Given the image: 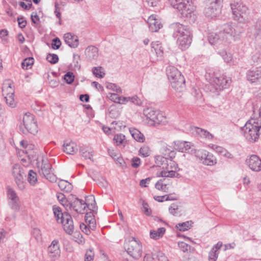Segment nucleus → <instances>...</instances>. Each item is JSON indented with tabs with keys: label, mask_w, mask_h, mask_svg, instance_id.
I'll list each match as a JSON object with an SVG mask.
<instances>
[{
	"label": "nucleus",
	"mask_w": 261,
	"mask_h": 261,
	"mask_svg": "<svg viewBox=\"0 0 261 261\" xmlns=\"http://www.w3.org/2000/svg\"><path fill=\"white\" fill-rule=\"evenodd\" d=\"M261 128V119L252 118L242 127L244 137L249 142L253 143L258 140Z\"/></svg>",
	"instance_id": "f257e3e1"
},
{
	"label": "nucleus",
	"mask_w": 261,
	"mask_h": 261,
	"mask_svg": "<svg viewBox=\"0 0 261 261\" xmlns=\"http://www.w3.org/2000/svg\"><path fill=\"white\" fill-rule=\"evenodd\" d=\"M175 34L177 37V43L182 49L188 48L192 41L191 33L187 26L176 23L174 25Z\"/></svg>",
	"instance_id": "f03ea898"
},
{
	"label": "nucleus",
	"mask_w": 261,
	"mask_h": 261,
	"mask_svg": "<svg viewBox=\"0 0 261 261\" xmlns=\"http://www.w3.org/2000/svg\"><path fill=\"white\" fill-rule=\"evenodd\" d=\"M166 73L172 87L179 92H182L185 88V80L180 72L175 67L169 66Z\"/></svg>",
	"instance_id": "7ed1b4c3"
},
{
	"label": "nucleus",
	"mask_w": 261,
	"mask_h": 261,
	"mask_svg": "<svg viewBox=\"0 0 261 261\" xmlns=\"http://www.w3.org/2000/svg\"><path fill=\"white\" fill-rule=\"evenodd\" d=\"M54 215L58 223L62 224L64 230L68 234H71L74 230V225L72 217L67 213H63L61 208L56 205L53 207Z\"/></svg>",
	"instance_id": "20e7f679"
},
{
	"label": "nucleus",
	"mask_w": 261,
	"mask_h": 261,
	"mask_svg": "<svg viewBox=\"0 0 261 261\" xmlns=\"http://www.w3.org/2000/svg\"><path fill=\"white\" fill-rule=\"evenodd\" d=\"M230 6L234 20L242 23L246 22L249 20V11L242 2H234Z\"/></svg>",
	"instance_id": "39448f33"
},
{
	"label": "nucleus",
	"mask_w": 261,
	"mask_h": 261,
	"mask_svg": "<svg viewBox=\"0 0 261 261\" xmlns=\"http://www.w3.org/2000/svg\"><path fill=\"white\" fill-rule=\"evenodd\" d=\"M242 33V30L239 27H234L232 23H227L223 25L220 35L222 36V41L230 43L232 39H237Z\"/></svg>",
	"instance_id": "423d86ee"
},
{
	"label": "nucleus",
	"mask_w": 261,
	"mask_h": 261,
	"mask_svg": "<svg viewBox=\"0 0 261 261\" xmlns=\"http://www.w3.org/2000/svg\"><path fill=\"white\" fill-rule=\"evenodd\" d=\"M23 123L19 126L20 130L24 134L29 133L35 135L38 131L37 121L34 116L30 113H25L23 117Z\"/></svg>",
	"instance_id": "0eeeda50"
},
{
	"label": "nucleus",
	"mask_w": 261,
	"mask_h": 261,
	"mask_svg": "<svg viewBox=\"0 0 261 261\" xmlns=\"http://www.w3.org/2000/svg\"><path fill=\"white\" fill-rule=\"evenodd\" d=\"M125 249L127 253L136 259L140 257L142 255L141 244L134 238H132L125 243Z\"/></svg>",
	"instance_id": "6e6552de"
},
{
	"label": "nucleus",
	"mask_w": 261,
	"mask_h": 261,
	"mask_svg": "<svg viewBox=\"0 0 261 261\" xmlns=\"http://www.w3.org/2000/svg\"><path fill=\"white\" fill-rule=\"evenodd\" d=\"M181 17L188 19L191 21H194L196 18L195 14V7L193 5L191 0L186 3H183L181 7L176 8Z\"/></svg>",
	"instance_id": "1a4fd4ad"
},
{
	"label": "nucleus",
	"mask_w": 261,
	"mask_h": 261,
	"mask_svg": "<svg viewBox=\"0 0 261 261\" xmlns=\"http://www.w3.org/2000/svg\"><path fill=\"white\" fill-rule=\"evenodd\" d=\"M197 159L203 164L213 166L217 163V159L212 153L205 150H198L195 151Z\"/></svg>",
	"instance_id": "9d476101"
},
{
	"label": "nucleus",
	"mask_w": 261,
	"mask_h": 261,
	"mask_svg": "<svg viewBox=\"0 0 261 261\" xmlns=\"http://www.w3.org/2000/svg\"><path fill=\"white\" fill-rule=\"evenodd\" d=\"M221 0H207L206 7L204 10L205 15L208 18H213L220 13L219 3Z\"/></svg>",
	"instance_id": "9b49d317"
},
{
	"label": "nucleus",
	"mask_w": 261,
	"mask_h": 261,
	"mask_svg": "<svg viewBox=\"0 0 261 261\" xmlns=\"http://www.w3.org/2000/svg\"><path fill=\"white\" fill-rule=\"evenodd\" d=\"M178 167L172 160L168 161V165L164 168L163 170L158 173V176L162 177H178L179 174L176 171Z\"/></svg>",
	"instance_id": "f8f14e48"
},
{
	"label": "nucleus",
	"mask_w": 261,
	"mask_h": 261,
	"mask_svg": "<svg viewBox=\"0 0 261 261\" xmlns=\"http://www.w3.org/2000/svg\"><path fill=\"white\" fill-rule=\"evenodd\" d=\"M42 162L41 168L39 171L40 174L51 182L56 181L57 177L53 173L51 165L46 159H43Z\"/></svg>",
	"instance_id": "ddd939ff"
},
{
	"label": "nucleus",
	"mask_w": 261,
	"mask_h": 261,
	"mask_svg": "<svg viewBox=\"0 0 261 261\" xmlns=\"http://www.w3.org/2000/svg\"><path fill=\"white\" fill-rule=\"evenodd\" d=\"M230 83L231 80L229 78H226L224 75H222L219 77H213L211 84L216 90L220 91L227 88Z\"/></svg>",
	"instance_id": "4468645a"
},
{
	"label": "nucleus",
	"mask_w": 261,
	"mask_h": 261,
	"mask_svg": "<svg viewBox=\"0 0 261 261\" xmlns=\"http://www.w3.org/2000/svg\"><path fill=\"white\" fill-rule=\"evenodd\" d=\"M47 253L49 257L53 260H55L60 256L61 250L59 247V241L54 240L48 247Z\"/></svg>",
	"instance_id": "2eb2a0df"
},
{
	"label": "nucleus",
	"mask_w": 261,
	"mask_h": 261,
	"mask_svg": "<svg viewBox=\"0 0 261 261\" xmlns=\"http://www.w3.org/2000/svg\"><path fill=\"white\" fill-rule=\"evenodd\" d=\"M70 208L77 213H84L88 204L84 200L77 198H73L69 202Z\"/></svg>",
	"instance_id": "dca6fc26"
},
{
	"label": "nucleus",
	"mask_w": 261,
	"mask_h": 261,
	"mask_svg": "<svg viewBox=\"0 0 261 261\" xmlns=\"http://www.w3.org/2000/svg\"><path fill=\"white\" fill-rule=\"evenodd\" d=\"M144 113L146 117L154 123H160L163 120V116L158 111H154L151 109L144 110Z\"/></svg>",
	"instance_id": "f3484780"
},
{
	"label": "nucleus",
	"mask_w": 261,
	"mask_h": 261,
	"mask_svg": "<svg viewBox=\"0 0 261 261\" xmlns=\"http://www.w3.org/2000/svg\"><path fill=\"white\" fill-rule=\"evenodd\" d=\"M246 162L248 166L252 171L258 172L261 170V160L257 155H251Z\"/></svg>",
	"instance_id": "a211bd4d"
},
{
	"label": "nucleus",
	"mask_w": 261,
	"mask_h": 261,
	"mask_svg": "<svg viewBox=\"0 0 261 261\" xmlns=\"http://www.w3.org/2000/svg\"><path fill=\"white\" fill-rule=\"evenodd\" d=\"M149 28L152 32H156L162 27L160 19L157 18L155 15H152L150 16L147 20Z\"/></svg>",
	"instance_id": "6ab92c4d"
},
{
	"label": "nucleus",
	"mask_w": 261,
	"mask_h": 261,
	"mask_svg": "<svg viewBox=\"0 0 261 261\" xmlns=\"http://www.w3.org/2000/svg\"><path fill=\"white\" fill-rule=\"evenodd\" d=\"M64 39L65 43L70 47L76 48L79 45V39L76 36L68 33L64 34Z\"/></svg>",
	"instance_id": "aec40b11"
},
{
	"label": "nucleus",
	"mask_w": 261,
	"mask_h": 261,
	"mask_svg": "<svg viewBox=\"0 0 261 261\" xmlns=\"http://www.w3.org/2000/svg\"><path fill=\"white\" fill-rule=\"evenodd\" d=\"M63 151L67 154H73L77 151L76 144L72 141L66 140L63 145Z\"/></svg>",
	"instance_id": "412c9836"
},
{
	"label": "nucleus",
	"mask_w": 261,
	"mask_h": 261,
	"mask_svg": "<svg viewBox=\"0 0 261 261\" xmlns=\"http://www.w3.org/2000/svg\"><path fill=\"white\" fill-rule=\"evenodd\" d=\"M13 83L10 80H6L3 85L2 90L3 95L7 96L10 94H14V89L13 86Z\"/></svg>",
	"instance_id": "4be33fe9"
},
{
	"label": "nucleus",
	"mask_w": 261,
	"mask_h": 261,
	"mask_svg": "<svg viewBox=\"0 0 261 261\" xmlns=\"http://www.w3.org/2000/svg\"><path fill=\"white\" fill-rule=\"evenodd\" d=\"M178 149L179 151L181 152H187L189 153H192L195 151L194 146L191 143L189 142H181L178 144Z\"/></svg>",
	"instance_id": "5701e85b"
},
{
	"label": "nucleus",
	"mask_w": 261,
	"mask_h": 261,
	"mask_svg": "<svg viewBox=\"0 0 261 261\" xmlns=\"http://www.w3.org/2000/svg\"><path fill=\"white\" fill-rule=\"evenodd\" d=\"M247 80L251 83L256 80L261 79V67L257 68L254 70H249L247 73Z\"/></svg>",
	"instance_id": "b1692460"
},
{
	"label": "nucleus",
	"mask_w": 261,
	"mask_h": 261,
	"mask_svg": "<svg viewBox=\"0 0 261 261\" xmlns=\"http://www.w3.org/2000/svg\"><path fill=\"white\" fill-rule=\"evenodd\" d=\"M87 58L90 61L96 60L98 56V50L94 46L88 47L85 51Z\"/></svg>",
	"instance_id": "393cba45"
},
{
	"label": "nucleus",
	"mask_w": 261,
	"mask_h": 261,
	"mask_svg": "<svg viewBox=\"0 0 261 261\" xmlns=\"http://www.w3.org/2000/svg\"><path fill=\"white\" fill-rule=\"evenodd\" d=\"M222 246L221 242H218L217 244L213 246L211 250L208 253V260L209 261H216L218 258V251L220 249Z\"/></svg>",
	"instance_id": "a878e982"
},
{
	"label": "nucleus",
	"mask_w": 261,
	"mask_h": 261,
	"mask_svg": "<svg viewBox=\"0 0 261 261\" xmlns=\"http://www.w3.org/2000/svg\"><path fill=\"white\" fill-rule=\"evenodd\" d=\"M12 174L14 176V179L21 177H25L26 176V174L24 172L23 169L18 164H15L13 166L12 169Z\"/></svg>",
	"instance_id": "bb28decb"
},
{
	"label": "nucleus",
	"mask_w": 261,
	"mask_h": 261,
	"mask_svg": "<svg viewBox=\"0 0 261 261\" xmlns=\"http://www.w3.org/2000/svg\"><path fill=\"white\" fill-rule=\"evenodd\" d=\"M129 132L133 138L139 142H144L145 141V137L143 134L138 129L131 127L129 129Z\"/></svg>",
	"instance_id": "cd10ccee"
},
{
	"label": "nucleus",
	"mask_w": 261,
	"mask_h": 261,
	"mask_svg": "<svg viewBox=\"0 0 261 261\" xmlns=\"http://www.w3.org/2000/svg\"><path fill=\"white\" fill-rule=\"evenodd\" d=\"M191 130L193 134L199 135L200 137H205L208 139H212V135L209 132L199 127H192Z\"/></svg>",
	"instance_id": "c85d7f7f"
},
{
	"label": "nucleus",
	"mask_w": 261,
	"mask_h": 261,
	"mask_svg": "<svg viewBox=\"0 0 261 261\" xmlns=\"http://www.w3.org/2000/svg\"><path fill=\"white\" fill-rule=\"evenodd\" d=\"M208 39L211 44L224 42V41L222 40V36L220 35V32L218 34L215 33H210L208 36Z\"/></svg>",
	"instance_id": "c756f323"
},
{
	"label": "nucleus",
	"mask_w": 261,
	"mask_h": 261,
	"mask_svg": "<svg viewBox=\"0 0 261 261\" xmlns=\"http://www.w3.org/2000/svg\"><path fill=\"white\" fill-rule=\"evenodd\" d=\"M80 152L81 155L85 160H90L91 161H93L92 157L94 152L92 149L89 148L88 147H82L80 148Z\"/></svg>",
	"instance_id": "7c9ffc66"
},
{
	"label": "nucleus",
	"mask_w": 261,
	"mask_h": 261,
	"mask_svg": "<svg viewBox=\"0 0 261 261\" xmlns=\"http://www.w3.org/2000/svg\"><path fill=\"white\" fill-rule=\"evenodd\" d=\"M165 228L164 227H160L156 230H151L150 231V236L151 239L158 240L162 237L165 232Z\"/></svg>",
	"instance_id": "2f4dec72"
},
{
	"label": "nucleus",
	"mask_w": 261,
	"mask_h": 261,
	"mask_svg": "<svg viewBox=\"0 0 261 261\" xmlns=\"http://www.w3.org/2000/svg\"><path fill=\"white\" fill-rule=\"evenodd\" d=\"M85 222L91 230H94L96 227V221L91 213H87L85 217Z\"/></svg>",
	"instance_id": "473e14b6"
},
{
	"label": "nucleus",
	"mask_w": 261,
	"mask_h": 261,
	"mask_svg": "<svg viewBox=\"0 0 261 261\" xmlns=\"http://www.w3.org/2000/svg\"><path fill=\"white\" fill-rule=\"evenodd\" d=\"M58 186L62 191L66 192L71 191L72 189L71 184L65 180H60L58 182Z\"/></svg>",
	"instance_id": "72a5a7b5"
},
{
	"label": "nucleus",
	"mask_w": 261,
	"mask_h": 261,
	"mask_svg": "<svg viewBox=\"0 0 261 261\" xmlns=\"http://www.w3.org/2000/svg\"><path fill=\"white\" fill-rule=\"evenodd\" d=\"M155 159L156 165L160 167H162L163 169L166 166V165H168V161L171 160L162 155L156 156Z\"/></svg>",
	"instance_id": "f704fd0d"
},
{
	"label": "nucleus",
	"mask_w": 261,
	"mask_h": 261,
	"mask_svg": "<svg viewBox=\"0 0 261 261\" xmlns=\"http://www.w3.org/2000/svg\"><path fill=\"white\" fill-rule=\"evenodd\" d=\"M251 33L254 37L261 35V18L257 20L254 28L251 29Z\"/></svg>",
	"instance_id": "c9c22d12"
},
{
	"label": "nucleus",
	"mask_w": 261,
	"mask_h": 261,
	"mask_svg": "<svg viewBox=\"0 0 261 261\" xmlns=\"http://www.w3.org/2000/svg\"><path fill=\"white\" fill-rule=\"evenodd\" d=\"M152 47L154 49L158 57H162L164 52L163 47L159 41L153 42L151 44Z\"/></svg>",
	"instance_id": "e433bc0d"
},
{
	"label": "nucleus",
	"mask_w": 261,
	"mask_h": 261,
	"mask_svg": "<svg viewBox=\"0 0 261 261\" xmlns=\"http://www.w3.org/2000/svg\"><path fill=\"white\" fill-rule=\"evenodd\" d=\"M113 140L114 143H116L117 146L121 145L124 146L126 143L125 136L122 134L115 135Z\"/></svg>",
	"instance_id": "4c0bfd02"
},
{
	"label": "nucleus",
	"mask_w": 261,
	"mask_h": 261,
	"mask_svg": "<svg viewBox=\"0 0 261 261\" xmlns=\"http://www.w3.org/2000/svg\"><path fill=\"white\" fill-rule=\"evenodd\" d=\"M110 98L111 100H113L115 102H117L120 104L125 103V97L119 96L117 94L112 93L110 96Z\"/></svg>",
	"instance_id": "58836bf2"
},
{
	"label": "nucleus",
	"mask_w": 261,
	"mask_h": 261,
	"mask_svg": "<svg viewBox=\"0 0 261 261\" xmlns=\"http://www.w3.org/2000/svg\"><path fill=\"white\" fill-rule=\"evenodd\" d=\"M28 180L31 185L33 186L37 181V174L32 170H30L28 173Z\"/></svg>",
	"instance_id": "ea45409f"
},
{
	"label": "nucleus",
	"mask_w": 261,
	"mask_h": 261,
	"mask_svg": "<svg viewBox=\"0 0 261 261\" xmlns=\"http://www.w3.org/2000/svg\"><path fill=\"white\" fill-rule=\"evenodd\" d=\"M126 102L132 103L137 106H141L142 104V100L139 98L137 96L126 97L125 103Z\"/></svg>",
	"instance_id": "a19ab883"
},
{
	"label": "nucleus",
	"mask_w": 261,
	"mask_h": 261,
	"mask_svg": "<svg viewBox=\"0 0 261 261\" xmlns=\"http://www.w3.org/2000/svg\"><path fill=\"white\" fill-rule=\"evenodd\" d=\"M34 63V59L30 57L24 59L21 63V67L24 69L30 68Z\"/></svg>",
	"instance_id": "79ce46f5"
},
{
	"label": "nucleus",
	"mask_w": 261,
	"mask_h": 261,
	"mask_svg": "<svg viewBox=\"0 0 261 261\" xmlns=\"http://www.w3.org/2000/svg\"><path fill=\"white\" fill-rule=\"evenodd\" d=\"M9 205L11 208L14 212H18L20 208L19 199L14 200H9Z\"/></svg>",
	"instance_id": "37998d69"
},
{
	"label": "nucleus",
	"mask_w": 261,
	"mask_h": 261,
	"mask_svg": "<svg viewBox=\"0 0 261 261\" xmlns=\"http://www.w3.org/2000/svg\"><path fill=\"white\" fill-rule=\"evenodd\" d=\"M176 228L180 231H185L190 228V224L189 221L183 223H179L176 225Z\"/></svg>",
	"instance_id": "c03bdc74"
},
{
	"label": "nucleus",
	"mask_w": 261,
	"mask_h": 261,
	"mask_svg": "<svg viewBox=\"0 0 261 261\" xmlns=\"http://www.w3.org/2000/svg\"><path fill=\"white\" fill-rule=\"evenodd\" d=\"M140 155L143 157H147L150 155V150L148 146L144 145L139 150Z\"/></svg>",
	"instance_id": "a18cd8bd"
},
{
	"label": "nucleus",
	"mask_w": 261,
	"mask_h": 261,
	"mask_svg": "<svg viewBox=\"0 0 261 261\" xmlns=\"http://www.w3.org/2000/svg\"><path fill=\"white\" fill-rule=\"evenodd\" d=\"M6 102L8 105L10 107L13 108L16 106L15 102L14 101L13 94L8 95L5 96Z\"/></svg>",
	"instance_id": "49530a36"
},
{
	"label": "nucleus",
	"mask_w": 261,
	"mask_h": 261,
	"mask_svg": "<svg viewBox=\"0 0 261 261\" xmlns=\"http://www.w3.org/2000/svg\"><path fill=\"white\" fill-rule=\"evenodd\" d=\"M168 183H163L162 180H159L155 185V188L164 192L168 191V187H167Z\"/></svg>",
	"instance_id": "de8ad7c7"
},
{
	"label": "nucleus",
	"mask_w": 261,
	"mask_h": 261,
	"mask_svg": "<svg viewBox=\"0 0 261 261\" xmlns=\"http://www.w3.org/2000/svg\"><path fill=\"white\" fill-rule=\"evenodd\" d=\"M8 197L9 200L19 199V198L14 190L10 188L8 189Z\"/></svg>",
	"instance_id": "09e8293b"
},
{
	"label": "nucleus",
	"mask_w": 261,
	"mask_h": 261,
	"mask_svg": "<svg viewBox=\"0 0 261 261\" xmlns=\"http://www.w3.org/2000/svg\"><path fill=\"white\" fill-rule=\"evenodd\" d=\"M46 60L51 64H56L58 62L59 58L56 54H48L46 57Z\"/></svg>",
	"instance_id": "8fccbe9b"
},
{
	"label": "nucleus",
	"mask_w": 261,
	"mask_h": 261,
	"mask_svg": "<svg viewBox=\"0 0 261 261\" xmlns=\"http://www.w3.org/2000/svg\"><path fill=\"white\" fill-rule=\"evenodd\" d=\"M15 181L20 190H22L25 188L26 184L25 182V177L16 178L15 179Z\"/></svg>",
	"instance_id": "3c124183"
},
{
	"label": "nucleus",
	"mask_w": 261,
	"mask_h": 261,
	"mask_svg": "<svg viewBox=\"0 0 261 261\" xmlns=\"http://www.w3.org/2000/svg\"><path fill=\"white\" fill-rule=\"evenodd\" d=\"M101 67H95L93 68V73L96 77L99 78L103 77L105 73L101 70Z\"/></svg>",
	"instance_id": "603ef678"
},
{
	"label": "nucleus",
	"mask_w": 261,
	"mask_h": 261,
	"mask_svg": "<svg viewBox=\"0 0 261 261\" xmlns=\"http://www.w3.org/2000/svg\"><path fill=\"white\" fill-rule=\"evenodd\" d=\"M74 79V76L73 73L71 72H68L64 75V80L66 81L67 83L69 84H71L73 82Z\"/></svg>",
	"instance_id": "864d4df0"
},
{
	"label": "nucleus",
	"mask_w": 261,
	"mask_h": 261,
	"mask_svg": "<svg viewBox=\"0 0 261 261\" xmlns=\"http://www.w3.org/2000/svg\"><path fill=\"white\" fill-rule=\"evenodd\" d=\"M94 256V253L92 250L89 249L85 254V261H93Z\"/></svg>",
	"instance_id": "5fc2aeb1"
},
{
	"label": "nucleus",
	"mask_w": 261,
	"mask_h": 261,
	"mask_svg": "<svg viewBox=\"0 0 261 261\" xmlns=\"http://www.w3.org/2000/svg\"><path fill=\"white\" fill-rule=\"evenodd\" d=\"M178 206L175 203L172 204L169 208L170 213L174 216H177L178 215Z\"/></svg>",
	"instance_id": "6e6d98bb"
},
{
	"label": "nucleus",
	"mask_w": 261,
	"mask_h": 261,
	"mask_svg": "<svg viewBox=\"0 0 261 261\" xmlns=\"http://www.w3.org/2000/svg\"><path fill=\"white\" fill-rule=\"evenodd\" d=\"M178 245L179 248L184 252L189 251L191 249V246L184 242H179Z\"/></svg>",
	"instance_id": "4d7b16f0"
},
{
	"label": "nucleus",
	"mask_w": 261,
	"mask_h": 261,
	"mask_svg": "<svg viewBox=\"0 0 261 261\" xmlns=\"http://www.w3.org/2000/svg\"><path fill=\"white\" fill-rule=\"evenodd\" d=\"M61 45V42L58 38H54L51 43V47L54 49H59Z\"/></svg>",
	"instance_id": "13d9d810"
},
{
	"label": "nucleus",
	"mask_w": 261,
	"mask_h": 261,
	"mask_svg": "<svg viewBox=\"0 0 261 261\" xmlns=\"http://www.w3.org/2000/svg\"><path fill=\"white\" fill-rule=\"evenodd\" d=\"M153 255L157 258L159 261H169L167 257L161 252H158L156 254H153Z\"/></svg>",
	"instance_id": "bf43d9fd"
},
{
	"label": "nucleus",
	"mask_w": 261,
	"mask_h": 261,
	"mask_svg": "<svg viewBox=\"0 0 261 261\" xmlns=\"http://www.w3.org/2000/svg\"><path fill=\"white\" fill-rule=\"evenodd\" d=\"M252 59L254 62H258L261 61V47L255 54L252 56Z\"/></svg>",
	"instance_id": "052dcab7"
},
{
	"label": "nucleus",
	"mask_w": 261,
	"mask_h": 261,
	"mask_svg": "<svg viewBox=\"0 0 261 261\" xmlns=\"http://www.w3.org/2000/svg\"><path fill=\"white\" fill-rule=\"evenodd\" d=\"M140 159L138 157H134L132 159V166L134 168H138L140 165Z\"/></svg>",
	"instance_id": "680f3d73"
},
{
	"label": "nucleus",
	"mask_w": 261,
	"mask_h": 261,
	"mask_svg": "<svg viewBox=\"0 0 261 261\" xmlns=\"http://www.w3.org/2000/svg\"><path fill=\"white\" fill-rule=\"evenodd\" d=\"M31 20L35 24H37L39 22L40 19L36 12L32 13L31 15Z\"/></svg>",
	"instance_id": "e2e57ef3"
},
{
	"label": "nucleus",
	"mask_w": 261,
	"mask_h": 261,
	"mask_svg": "<svg viewBox=\"0 0 261 261\" xmlns=\"http://www.w3.org/2000/svg\"><path fill=\"white\" fill-rule=\"evenodd\" d=\"M17 21L18 23L19 27L20 28H24L27 24V21L25 20H23V17H18Z\"/></svg>",
	"instance_id": "0e129e2a"
},
{
	"label": "nucleus",
	"mask_w": 261,
	"mask_h": 261,
	"mask_svg": "<svg viewBox=\"0 0 261 261\" xmlns=\"http://www.w3.org/2000/svg\"><path fill=\"white\" fill-rule=\"evenodd\" d=\"M107 87L108 89H111L117 92L121 91L120 88L119 87H117V86L114 84L110 83L107 85Z\"/></svg>",
	"instance_id": "69168bd1"
},
{
	"label": "nucleus",
	"mask_w": 261,
	"mask_h": 261,
	"mask_svg": "<svg viewBox=\"0 0 261 261\" xmlns=\"http://www.w3.org/2000/svg\"><path fill=\"white\" fill-rule=\"evenodd\" d=\"M148 204L146 202H143V212L146 215H150L151 214V211L148 208Z\"/></svg>",
	"instance_id": "338daca9"
},
{
	"label": "nucleus",
	"mask_w": 261,
	"mask_h": 261,
	"mask_svg": "<svg viewBox=\"0 0 261 261\" xmlns=\"http://www.w3.org/2000/svg\"><path fill=\"white\" fill-rule=\"evenodd\" d=\"M151 180L150 177L146 178V179H142L140 182V186L142 187H146L147 184H148Z\"/></svg>",
	"instance_id": "774afa93"
}]
</instances>
